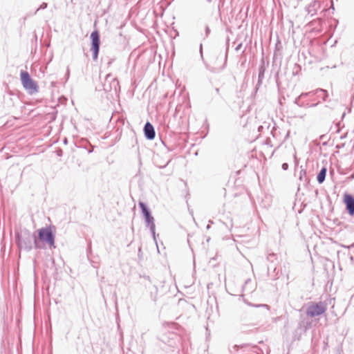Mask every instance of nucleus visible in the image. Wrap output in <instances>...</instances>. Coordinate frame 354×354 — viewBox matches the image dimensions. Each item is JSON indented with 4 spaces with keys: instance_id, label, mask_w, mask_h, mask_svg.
Here are the masks:
<instances>
[{
    "instance_id": "nucleus-38",
    "label": "nucleus",
    "mask_w": 354,
    "mask_h": 354,
    "mask_svg": "<svg viewBox=\"0 0 354 354\" xmlns=\"http://www.w3.org/2000/svg\"><path fill=\"white\" fill-rule=\"evenodd\" d=\"M314 96H315V97H316V98H317V100H319V99H321V100H322V95H321V96H319V97H318V95H314Z\"/></svg>"
},
{
    "instance_id": "nucleus-19",
    "label": "nucleus",
    "mask_w": 354,
    "mask_h": 354,
    "mask_svg": "<svg viewBox=\"0 0 354 354\" xmlns=\"http://www.w3.org/2000/svg\"><path fill=\"white\" fill-rule=\"evenodd\" d=\"M299 179L301 181L303 180H304V181H307L306 171L305 169H301Z\"/></svg>"
},
{
    "instance_id": "nucleus-41",
    "label": "nucleus",
    "mask_w": 354,
    "mask_h": 354,
    "mask_svg": "<svg viewBox=\"0 0 354 354\" xmlns=\"http://www.w3.org/2000/svg\"><path fill=\"white\" fill-rule=\"evenodd\" d=\"M64 142L65 144H66V143H67V140H66V139H64Z\"/></svg>"
},
{
    "instance_id": "nucleus-30",
    "label": "nucleus",
    "mask_w": 354,
    "mask_h": 354,
    "mask_svg": "<svg viewBox=\"0 0 354 354\" xmlns=\"http://www.w3.org/2000/svg\"><path fill=\"white\" fill-rule=\"evenodd\" d=\"M210 32V29L208 26H206L205 27V36L207 37Z\"/></svg>"
},
{
    "instance_id": "nucleus-42",
    "label": "nucleus",
    "mask_w": 354,
    "mask_h": 354,
    "mask_svg": "<svg viewBox=\"0 0 354 354\" xmlns=\"http://www.w3.org/2000/svg\"><path fill=\"white\" fill-rule=\"evenodd\" d=\"M323 145H327V142H324L323 143Z\"/></svg>"
},
{
    "instance_id": "nucleus-11",
    "label": "nucleus",
    "mask_w": 354,
    "mask_h": 354,
    "mask_svg": "<svg viewBox=\"0 0 354 354\" xmlns=\"http://www.w3.org/2000/svg\"><path fill=\"white\" fill-rule=\"evenodd\" d=\"M228 50H229V43H227L225 56H224V59H223V63L222 66L217 67V66H209L208 64H205L206 68L208 69L210 72H212L213 73H217L222 71L225 68L226 64H227Z\"/></svg>"
},
{
    "instance_id": "nucleus-4",
    "label": "nucleus",
    "mask_w": 354,
    "mask_h": 354,
    "mask_svg": "<svg viewBox=\"0 0 354 354\" xmlns=\"http://www.w3.org/2000/svg\"><path fill=\"white\" fill-rule=\"evenodd\" d=\"M20 78L24 88L29 94L32 95L38 92L39 86L30 77L28 72L21 71Z\"/></svg>"
},
{
    "instance_id": "nucleus-37",
    "label": "nucleus",
    "mask_w": 354,
    "mask_h": 354,
    "mask_svg": "<svg viewBox=\"0 0 354 354\" xmlns=\"http://www.w3.org/2000/svg\"><path fill=\"white\" fill-rule=\"evenodd\" d=\"M215 91H216V93L217 94H219L220 90H219V88H215Z\"/></svg>"
},
{
    "instance_id": "nucleus-28",
    "label": "nucleus",
    "mask_w": 354,
    "mask_h": 354,
    "mask_svg": "<svg viewBox=\"0 0 354 354\" xmlns=\"http://www.w3.org/2000/svg\"><path fill=\"white\" fill-rule=\"evenodd\" d=\"M320 103V100H317L315 103H310V108L315 107Z\"/></svg>"
},
{
    "instance_id": "nucleus-5",
    "label": "nucleus",
    "mask_w": 354,
    "mask_h": 354,
    "mask_svg": "<svg viewBox=\"0 0 354 354\" xmlns=\"http://www.w3.org/2000/svg\"><path fill=\"white\" fill-rule=\"evenodd\" d=\"M327 310V304L323 301L310 302L306 313L310 317H315L324 314Z\"/></svg>"
},
{
    "instance_id": "nucleus-31",
    "label": "nucleus",
    "mask_w": 354,
    "mask_h": 354,
    "mask_svg": "<svg viewBox=\"0 0 354 354\" xmlns=\"http://www.w3.org/2000/svg\"><path fill=\"white\" fill-rule=\"evenodd\" d=\"M242 43L239 44L235 48L236 51H239L242 48Z\"/></svg>"
},
{
    "instance_id": "nucleus-36",
    "label": "nucleus",
    "mask_w": 354,
    "mask_h": 354,
    "mask_svg": "<svg viewBox=\"0 0 354 354\" xmlns=\"http://www.w3.org/2000/svg\"><path fill=\"white\" fill-rule=\"evenodd\" d=\"M169 162H170V160L167 161V162L166 164H165L162 166H159V167L160 168H165L169 164Z\"/></svg>"
},
{
    "instance_id": "nucleus-21",
    "label": "nucleus",
    "mask_w": 354,
    "mask_h": 354,
    "mask_svg": "<svg viewBox=\"0 0 354 354\" xmlns=\"http://www.w3.org/2000/svg\"><path fill=\"white\" fill-rule=\"evenodd\" d=\"M111 74H108L106 76V78H105V82L103 85L104 86V90L105 91V88H107L109 87V79H111Z\"/></svg>"
},
{
    "instance_id": "nucleus-2",
    "label": "nucleus",
    "mask_w": 354,
    "mask_h": 354,
    "mask_svg": "<svg viewBox=\"0 0 354 354\" xmlns=\"http://www.w3.org/2000/svg\"><path fill=\"white\" fill-rule=\"evenodd\" d=\"M138 206L140 208L142 214L145 218L146 226L147 227H149L150 232L153 238V240L156 241V225L154 223V218L151 214L150 209L149 208L148 205L142 201H139Z\"/></svg>"
},
{
    "instance_id": "nucleus-15",
    "label": "nucleus",
    "mask_w": 354,
    "mask_h": 354,
    "mask_svg": "<svg viewBox=\"0 0 354 354\" xmlns=\"http://www.w3.org/2000/svg\"><path fill=\"white\" fill-rule=\"evenodd\" d=\"M320 8V3L318 1L313 0L307 7L306 11L308 15L313 16L316 15L317 11Z\"/></svg>"
},
{
    "instance_id": "nucleus-34",
    "label": "nucleus",
    "mask_w": 354,
    "mask_h": 354,
    "mask_svg": "<svg viewBox=\"0 0 354 354\" xmlns=\"http://www.w3.org/2000/svg\"><path fill=\"white\" fill-rule=\"evenodd\" d=\"M232 349H234V350H235L236 352H238V351H239V346H238V345H234V346H233Z\"/></svg>"
},
{
    "instance_id": "nucleus-33",
    "label": "nucleus",
    "mask_w": 354,
    "mask_h": 354,
    "mask_svg": "<svg viewBox=\"0 0 354 354\" xmlns=\"http://www.w3.org/2000/svg\"><path fill=\"white\" fill-rule=\"evenodd\" d=\"M69 75H70V70H69V68L68 67L67 70H66V80L69 78Z\"/></svg>"
},
{
    "instance_id": "nucleus-18",
    "label": "nucleus",
    "mask_w": 354,
    "mask_h": 354,
    "mask_svg": "<svg viewBox=\"0 0 354 354\" xmlns=\"http://www.w3.org/2000/svg\"><path fill=\"white\" fill-rule=\"evenodd\" d=\"M267 260L271 263H277V255L274 253H270L267 256Z\"/></svg>"
},
{
    "instance_id": "nucleus-27",
    "label": "nucleus",
    "mask_w": 354,
    "mask_h": 354,
    "mask_svg": "<svg viewBox=\"0 0 354 354\" xmlns=\"http://www.w3.org/2000/svg\"><path fill=\"white\" fill-rule=\"evenodd\" d=\"M140 278H143L147 281H149V282H151V279H150V277L149 275H146V274H140Z\"/></svg>"
},
{
    "instance_id": "nucleus-24",
    "label": "nucleus",
    "mask_w": 354,
    "mask_h": 354,
    "mask_svg": "<svg viewBox=\"0 0 354 354\" xmlns=\"http://www.w3.org/2000/svg\"><path fill=\"white\" fill-rule=\"evenodd\" d=\"M48 6V3L46 2H43L40 6L36 10V11L34 12V15H35L39 10H43L46 8Z\"/></svg>"
},
{
    "instance_id": "nucleus-14",
    "label": "nucleus",
    "mask_w": 354,
    "mask_h": 354,
    "mask_svg": "<svg viewBox=\"0 0 354 354\" xmlns=\"http://www.w3.org/2000/svg\"><path fill=\"white\" fill-rule=\"evenodd\" d=\"M109 87L105 88L106 92H114L115 94L120 91V86L119 84V81L116 77L109 79Z\"/></svg>"
},
{
    "instance_id": "nucleus-12",
    "label": "nucleus",
    "mask_w": 354,
    "mask_h": 354,
    "mask_svg": "<svg viewBox=\"0 0 354 354\" xmlns=\"http://www.w3.org/2000/svg\"><path fill=\"white\" fill-rule=\"evenodd\" d=\"M144 135L147 140H152L155 138L156 131L153 126L149 122H147L143 128Z\"/></svg>"
},
{
    "instance_id": "nucleus-35",
    "label": "nucleus",
    "mask_w": 354,
    "mask_h": 354,
    "mask_svg": "<svg viewBox=\"0 0 354 354\" xmlns=\"http://www.w3.org/2000/svg\"><path fill=\"white\" fill-rule=\"evenodd\" d=\"M57 156H61L62 155V151L60 149L57 152Z\"/></svg>"
},
{
    "instance_id": "nucleus-17",
    "label": "nucleus",
    "mask_w": 354,
    "mask_h": 354,
    "mask_svg": "<svg viewBox=\"0 0 354 354\" xmlns=\"http://www.w3.org/2000/svg\"><path fill=\"white\" fill-rule=\"evenodd\" d=\"M252 282L250 279H248L245 280L244 285L242 287V290L245 292H252L253 290Z\"/></svg>"
},
{
    "instance_id": "nucleus-10",
    "label": "nucleus",
    "mask_w": 354,
    "mask_h": 354,
    "mask_svg": "<svg viewBox=\"0 0 354 354\" xmlns=\"http://www.w3.org/2000/svg\"><path fill=\"white\" fill-rule=\"evenodd\" d=\"M314 95H318V97L322 95V100L326 101L328 94L326 90L323 88H317L309 92L301 93L299 96L301 99H304L307 97H313Z\"/></svg>"
},
{
    "instance_id": "nucleus-39",
    "label": "nucleus",
    "mask_w": 354,
    "mask_h": 354,
    "mask_svg": "<svg viewBox=\"0 0 354 354\" xmlns=\"http://www.w3.org/2000/svg\"><path fill=\"white\" fill-rule=\"evenodd\" d=\"M210 228V224H207V225L206 226V229L207 230H209Z\"/></svg>"
},
{
    "instance_id": "nucleus-3",
    "label": "nucleus",
    "mask_w": 354,
    "mask_h": 354,
    "mask_svg": "<svg viewBox=\"0 0 354 354\" xmlns=\"http://www.w3.org/2000/svg\"><path fill=\"white\" fill-rule=\"evenodd\" d=\"M38 237L37 238L41 244L48 245L50 249L55 248V234L53 231L51 226H47L38 230Z\"/></svg>"
},
{
    "instance_id": "nucleus-13",
    "label": "nucleus",
    "mask_w": 354,
    "mask_h": 354,
    "mask_svg": "<svg viewBox=\"0 0 354 354\" xmlns=\"http://www.w3.org/2000/svg\"><path fill=\"white\" fill-rule=\"evenodd\" d=\"M176 337V335L175 333H169L168 335L163 334L160 337L159 339L165 343V344L169 345V346H174L176 344L175 338Z\"/></svg>"
},
{
    "instance_id": "nucleus-20",
    "label": "nucleus",
    "mask_w": 354,
    "mask_h": 354,
    "mask_svg": "<svg viewBox=\"0 0 354 354\" xmlns=\"http://www.w3.org/2000/svg\"><path fill=\"white\" fill-rule=\"evenodd\" d=\"M153 289H154V292H153L152 291L151 292V294H150V297L151 299L153 301H157V294H158V288L156 286H153Z\"/></svg>"
},
{
    "instance_id": "nucleus-32",
    "label": "nucleus",
    "mask_w": 354,
    "mask_h": 354,
    "mask_svg": "<svg viewBox=\"0 0 354 354\" xmlns=\"http://www.w3.org/2000/svg\"><path fill=\"white\" fill-rule=\"evenodd\" d=\"M288 168V163H283L282 164V169L283 170H287Z\"/></svg>"
},
{
    "instance_id": "nucleus-25",
    "label": "nucleus",
    "mask_w": 354,
    "mask_h": 354,
    "mask_svg": "<svg viewBox=\"0 0 354 354\" xmlns=\"http://www.w3.org/2000/svg\"><path fill=\"white\" fill-rule=\"evenodd\" d=\"M301 97H300V96L299 95L295 99L294 104L299 107V104H301Z\"/></svg>"
},
{
    "instance_id": "nucleus-23",
    "label": "nucleus",
    "mask_w": 354,
    "mask_h": 354,
    "mask_svg": "<svg viewBox=\"0 0 354 354\" xmlns=\"http://www.w3.org/2000/svg\"><path fill=\"white\" fill-rule=\"evenodd\" d=\"M299 107L308 109L310 108V102L308 101H301V104H299Z\"/></svg>"
},
{
    "instance_id": "nucleus-26",
    "label": "nucleus",
    "mask_w": 354,
    "mask_h": 354,
    "mask_svg": "<svg viewBox=\"0 0 354 354\" xmlns=\"http://www.w3.org/2000/svg\"><path fill=\"white\" fill-rule=\"evenodd\" d=\"M248 304L250 306H255V307H263V308H267L268 310L269 309V306L267 304H258V305H253L251 304Z\"/></svg>"
},
{
    "instance_id": "nucleus-8",
    "label": "nucleus",
    "mask_w": 354,
    "mask_h": 354,
    "mask_svg": "<svg viewBox=\"0 0 354 354\" xmlns=\"http://www.w3.org/2000/svg\"><path fill=\"white\" fill-rule=\"evenodd\" d=\"M343 203L345 205V209L347 214L351 216H354V196L349 193H344L343 195Z\"/></svg>"
},
{
    "instance_id": "nucleus-1",
    "label": "nucleus",
    "mask_w": 354,
    "mask_h": 354,
    "mask_svg": "<svg viewBox=\"0 0 354 354\" xmlns=\"http://www.w3.org/2000/svg\"><path fill=\"white\" fill-rule=\"evenodd\" d=\"M15 243L20 250H24L27 252L30 251L33 248L35 249L44 248L35 234L26 228H22L15 232Z\"/></svg>"
},
{
    "instance_id": "nucleus-22",
    "label": "nucleus",
    "mask_w": 354,
    "mask_h": 354,
    "mask_svg": "<svg viewBox=\"0 0 354 354\" xmlns=\"http://www.w3.org/2000/svg\"><path fill=\"white\" fill-rule=\"evenodd\" d=\"M277 263H270V264L268 266V272L270 270H272L273 272H275V270L277 269V267H276Z\"/></svg>"
},
{
    "instance_id": "nucleus-9",
    "label": "nucleus",
    "mask_w": 354,
    "mask_h": 354,
    "mask_svg": "<svg viewBox=\"0 0 354 354\" xmlns=\"http://www.w3.org/2000/svg\"><path fill=\"white\" fill-rule=\"evenodd\" d=\"M310 326V323L306 320H301L298 323L297 328L293 332V339L299 340L301 335L304 334L307 329Z\"/></svg>"
},
{
    "instance_id": "nucleus-29",
    "label": "nucleus",
    "mask_w": 354,
    "mask_h": 354,
    "mask_svg": "<svg viewBox=\"0 0 354 354\" xmlns=\"http://www.w3.org/2000/svg\"><path fill=\"white\" fill-rule=\"evenodd\" d=\"M200 54H201V57L202 60H203L204 57H203V45L201 44H200Z\"/></svg>"
},
{
    "instance_id": "nucleus-16",
    "label": "nucleus",
    "mask_w": 354,
    "mask_h": 354,
    "mask_svg": "<svg viewBox=\"0 0 354 354\" xmlns=\"http://www.w3.org/2000/svg\"><path fill=\"white\" fill-rule=\"evenodd\" d=\"M327 169L325 167H323L317 176V180L319 184H322L324 182L326 179Z\"/></svg>"
},
{
    "instance_id": "nucleus-6",
    "label": "nucleus",
    "mask_w": 354,
    "mask_h": 354,
    "mask_svg": "<svg viewBox=\"0 0 354 354\" xmlns=\"http://www.w3.org/2000/svg\"><path fill=\"white\" fill-rule=\"evenodd\" d=\"M91 48L90 50L92 52V58L93 61H97L100 52V47L101 44L100 41V34L99 30H93L91 35Z\"/></svg>"
},
{
    "instance_id": "nucleus-7",
    "label": "nucleus",
    "mask_w": 354,
    "mask_h": 354,
    "mask_svg": "<svg viewBox=\"0 0 354 354\" xmlns=\"http://www.w3.org/2000/svg\"><path fill=\"white\" fill-rule=\"evenodd\" d=\"M269 62H266L264 57H262L260 61V64L259 66L258 69V81L256 84L254 91L255 93L257 92L259 87L261 86L263 83V80L264 79L265 72L266 71L267 67L268 66Z\"/></svg>"
},
{
    "instance_id": "nucleus-40",
    "label": "nucleus",
    "mask_w": 354,
    "mask_h": 354,
    "mask_svg": "<svg viewBox=\"0 0 354 354\" xmlns=\"http://www.w3.org/2000/svg\"><path fill=\"white\" fill-rule=\"evenodd\" d=\"M324 137H325V135H322V136H320V138H320L321 140H322V139H324Z\"/></svg>"
}]
</instances>
